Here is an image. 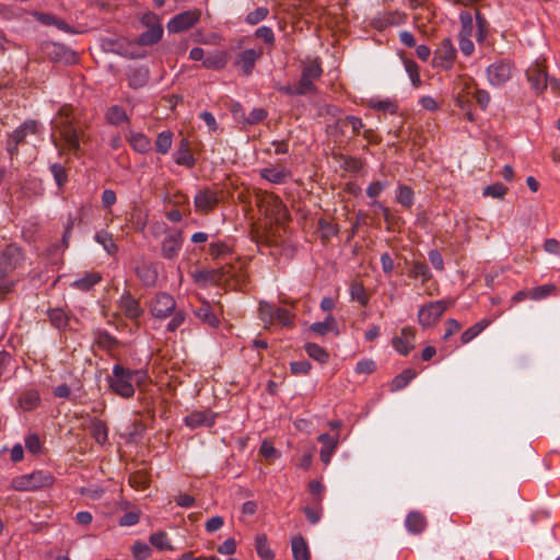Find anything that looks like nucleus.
<instances>
[{
  "label": "nucleus",
  "mask_w": 560,
  "mask_h": 560,
  "mask_svg": "<svg viewBox=\"0 0 560 560\" xmlns=\"http://www.w3.org/2000/svg\"><path fill=\"white\" fill-rule=\"evenodd\" d=\"M52 129L58 133L60 140L63 142V147L60 150H68L74 154L81 150L83 132L79 131L74 125L71 107L62 106L59 109L55 120L52 121Z\"/></svg>",
  "instance_id": "f257e3e1"
},
{
  "label": "nucleus",
  "mask_w": 560,
  "mask_h": 560,
  "mask_svg": "<svg viewBox=\"0 0 560 560\" xmlns=\"http://www.w3.org/2000/svg\"><path fill=\"white\" fill-rule=\"evenodd\" d=\"M151 315L159 319L172 316L167 324L168 331H175L185 322V313L176 308L175 299L165 292L156 293L148 304Z\"/></svg>",
  "instance_id": "f03ea898"
},
{
  "label": "nucleus",
  "mask_w": 560,
  "mask_h": 560,
  "mask_svg": "<svg viewBox=\"0 0 560 560\" xmlns=\"http://www.w3.org/2000/svg\"><path fill=\"white\" fill-rule=\"evenodd\" d=\"M52 477L44 471H33L27 475L16 476L11 480L10 489L15 491H36L43 487L49 486Z\"/></svg>",
  "instance_id": "7ed1b4c3"
},
{
  "label": "nucleus",
  "mask_w": 560,
  "mask_h": 560,
  "mask_svg": "<svg viewBox=\"0 0 560 560\" xmlns=\"http://www.w3.org/2000/svg\"><path fill=\"white\" fill-rule=\"evenodd\" d=\"M452 304V301L438 300L422 305L418 311V323L423 328L435 325Z\"/></svg>",
  "instance_id": "20e7f679"
},
{
  "label": "nucleus",
  "mask_w": 560,
  "mask_h": 560,
  "mask_svg": "<svg viewBox=\"0 0 560 560\" xmlns=\"http://www.w3.org/2000/svg\"><path fill=\"white\" fill-rule=\"evenodd\" d=\"M260 210L276 223H283L289 218V211L282 200L273 194H265L259 200Z\"/></svg>",
  "instance_id": "39448f33"
},
{
  "label": "nucleus",
  "mask_w": 560,
  "mask_h": 560,
  "mask_svg": "<svg viewBox=\"0 0 560 560\" xmlns=\"http://www.w3.org/2000/svg\"><path fill=\"white\" fill-rule=\"evenodd\" d=\"M323 73L322 63L319 59H313L304 63L302 68L301 79L298 83L300 95H306L315 91L314 82L320 78Z\"/></svg>",
  "instance_id": "423d86ee"
},
{
  "label": "nucleus",
  "mask_w": 560,
  "mask_h": 560,
  "mask_svg": "<svg viewBox=\"0 0 560 560\" xmlns=\"http://www.w3.org/2000/svg\"><path fill=\"white\" fill-rule=\"evenodd\" d=\"M527 80L532 89L536 92H542L549 84L552 90H558L560 82L557 79H548L546 68L539 63H533L526 71Z\"/></svg>",
  "instance_id": "0eeeda50"
},
{
  "label": "nucleus",
  "mask_w": 560,
  "mask_h": 560,
  "mask_svg": "<svg viewBox=\"0 0 560 560\" xmlns=\"http://www.w3.org/2000/svg\"><path fill=\"white\" fill-rule=\"evenodd\" d=\"M113 378L109 385H141L144 382L145 373L116 364L113 369Z\"/></svg>",
  "instance_id": "6e6552de"
},
{
  "label": "nucleus",
  "mask_w": 560,
  "mask_h": 560,
  "mask_svg": "<svg viewBox=\"0 0 560 560\" xmlns=\"http://www.w3.org/2000/svg\"><path fill=\"white\" fill-rule=\"evenodd\" d=\"M513 67L508 61H497L487 68V78L492 86H501L511 80Z\"/></svg>",
  "instance_id": "1a4fd4ad"
},
{
  "label": "nucleus",
  "mask_w": 560,
  "mask_h": 560,
  "mask_svg": "<svg viewBox=\"0 0 560 560\" xmlns=\"http://www.w3.org/2000/svg\"><path fill=\"white\" fill-rule=\"evenodd\" d=\"M22 261V253L14 245L7 246L0 254V279L14 271Z\"/></svg>",
  "instance_id": "9d476101"
},
{
  "label": "nucleus",
  "mask_w": 560,
  "mask_h": 560,
  "mask_svg": "<svg viewBox=\"0 0 560 560\" xmlns=\"http://www.w3.org/2000/svg\"><path fill=\"white\" fill-rule=\"evenodd\" d=\"M200 20L199 10H189L175 15L167 23V30L171 33H180L192 27Z\"/></svg>",
  "instance_id": "9b49d317"
},
{
  "label": "nucleus",
  "mask_w": 560,
  "mask_h": 560,
  "mask_svg": "<svg viewBox=\"0 0 560 560\" xmlns=\"http://www.w3.org/2000/svg\"><path fill=\"white\" fill-rule=\"evenodd\" d=\"M456 57V49L454 48L451 39L445 38L441 42L440 46L435 50L433 66L444 70H448L453 67Z\"/></svg>",
  "instance_id": "f8f14e48"
},
{
  "label": "nucleus",
  "mask_w": 560,
  "mask_h": 560,
  "mask_svg": "<svg viewBox=\"0 0 560 560\" xmlns=\"http://www.w3.org/2000/svg\"><path fill=\"white\" fill-rule=\"evenodd\" d=\"M416 330L410 326L402 327L399 335L392 339V346L399 354L406 357L415 349Z\"/></svg>",
  "instance_id": "ddd939ff"
},
{
  "label": "nucleus",
  "mask_w": 560,
  "mask_h": 560,
  "mask_svg": "<svg viewBox=\"0 0 560 560\" xmlns=\"http://www.w3.org/2000/svg\"><path fill=\"white\" fill-rule=\"evenodd\" d=\"M219 201V191L211 188L201 189L194 198L195 208L201 213H209L213 211Z\"/></svg>",
  "instance_id": "4468645a"
},
{
  "label": "nucleus",
  "mask_w": 560,
  "mask_h": 560,
  "mask_svg": "<svg viewBox=\"0 0 560 560\" xmlns=\"http://www.w3.org/2000/svg\"><path fill=\"white\" fill-rule=\"evenodd\" d=\"M183 245V234L180 231H171L162 242V255L166 259L177 257Z\"/></svg>",
  "instance_id": "2eb2a0df"
},
{
  "label": "nucleus",
  "mask_w": 560,
  "mask_h": 560,
  "mask_svg": "<svg viewBox=\"0 0 560 560\" xmlns=\"http://www.w3.org/2000/svg\"><path fill=\"white\" fill-rule=\"evenodd\" d=\"M262 56V49H245L237 55L235 66L240 67L244 75H249L257 60Z\"/></svg>",
  "instance_id": "dca6fc26"
},
{
  "label": "nucleus",
  "mask_w": 560,
  "mask_h": 560,
  "mask_svg": "<svg viewBox=\"0 0 560 560\" xmlns=\"http://www.w3.org/2000/svg\"><path fill=\"white\" fill-rule=\"evenodd\" d=\"M119 308L130 319H137L143 313V310L140 306L138 300L132 298L130 295V293H128V292L124 293L120 296V299H119Z\"/></svg>",
  "instance_id": "f3484780"
},
{
  "label": "nucleus",
  "mask_w": 560,
  "mask_h": 560,
  "mask_svg": "<svg viewBox=\"0 0 560 560\" xmlns=\"http://www.w3.org/2000/svg\"><path fill=\"white\" fill-rule=\"evenodd\" d=\"M184 421L191 429L212 427L215 422V415L210 411H194L186 416Z\"/></svg>",
  "instance_id": "a211bd4d"
},
{
  "label": "nucleus",
  "mask_w": 560,
  "mask_h": 560,
  "mask_svg": "<svg viewBox=\"0 0 560 560\" xmlns=\"http://www.w3.org/2000/svg\"><path fill=\"white\" fill-rule=\"evenodd\" d=\"M318 441L323 444V447L319 453L320 460L325 465H328L338 445V438L331 436L327 433H323L318 436Z\"/></svg>",
  "instance_id": "6ab92c4d"
},
{
  "label": "nucleus",
  "mask_w": 560,
  "mask_h": 560,
  "mask_svg": "<svg viewBox=\"0 0 560 560\" xmlns=\"http://www.w3.org/2000/svg\"><path fill=\"white\" fill-rule=\"evenodd\" d=\"M127 79L131 89L143 88L149 82V70L144 67L130 68Z\"/></svg>",
  "instance_id": "aec40b11"
},
{
  "label": "nucleus",
  "mask_w": 560,
  "mask_h": 560,
  "mask_svg": "<svg viewBox=\"0 0 560 560\" xmlns=\"http://www.w3.org/2000/svg\"><path fill=\"white\" fill-rule=\"evenodd\" d=\"M291 549L294 560H310V549L303 536L296 535L291 539Z\"/></svg>",
  "instance_id": "412c9836"
},
{
  "label": "nucleus",
  "mask_w": 560,
  "mask_h": 560,
  "mask_svg": "<svg viewBox=\"0 0 560 560\" xmlns=\"http://www.w3.org/2000/svg\"><path fill=\"white\" fill-rule=\"evenodd\" d=\"M260 176L272 183L281 184L290 175V173L282 166H272L260 170Z\"/></svg>",
  "instance_id": "4be33fe9"
},
{
  "label": "nucleus",
  "mask_w": 560,
  "mask_h": 560,
  "mask_svg": "<svg viewBox=\"0 0 560 560\" xmlns=\"http://www.w3.org/2000/svg\"><path fill=\"white\" fill-rule=\"evenodd\" d=\"M102 280V276L98 272L91 271L85 272L81 278L75 279L70 287L80 291H89L93 285Z\"/></svg>",
  "instance_id": "5701e85b"
},
{
  "label": "nucleus",
  "mask_w": 560,
  "mask_h": 560,
  "mask_svg": "<svg viewBox=\"0 0 560 560\" xmlns=\"http://www.w3.org/2000/svg\"><path fill=\"white\" fill-rule=\"evenodd\" d=\"M405 525L411 534H420L427 526V520L419 512H410L406 517Z\"/></svg>",
  "instance_id": "b1692460"
},
{
  "label": "nucleus",
  "mask_w": 560,
  "mask_h": 560,
  "mask_svg": "<svg viewBox=\"0 0 560 560\" xmlns=\"http://www.w3.org/2000/svg\"><path fill=\"white\" fill-rule=\"evenodd\" d=\"M163 34V28L159 23H153L149 28L143 32L138 39L140 45H152L158 43Z\"/></svg>",
  "instance_id": "393cba45"
},
{
  "label": "nucleus",
  "mask_w": 560,
  "mask_h": 560,
  "mask_svg": "<svg viewBox=\"0 0 560 560\" xmlns=\"http://www.w3.org/2000/svg\"><path fill=\"white\" fill-rule=\"evenodd\" d=\"M310 330L318 336H325L329 331L338 332L337 322L334 316L328 315L325 320L313 323Z\"/></svg>",
  "instance_id": "a878e982"
},
{
  "label": "nucleus",
  "mask_w": 560,
  "mask_h": 560,
  "mask_svg": "<svg viewBox=\"0 0 560 560\" xmlns=\"http://www.w3.org/2000/svg\"><path fill=\"white\" fill-rule=\"evenodd\" d=\"M151 482L150 474L145 468H140L129 476V483L137 490H144Z\"/></svg>",
  "instance_id": "bb28decb"
},
{
  "label": "nucleus",
  "mask_w": 560,
  "mask_h": 560,
  "mask_svg": "<svg viewBox=\"0 0 560 560\" xmlns=\"http://www.w3.org/2000/svg\"><path fill=\"white\" fill-rule=\"evenodd\" d=\"M40 401V397L37 390L30 389L22 394V396L19 398V406L24 411H31L35 409Z\"/></svg>",
  "instance_id": "cd10ccee"
},
{
  "label": "nucleus",
  "mask_w": 560,
  "mask_h": 560,
  "mask_svg": "<svg viewBox=\"0 0 560 560\" xmlns=\"http://www.w3.org/2000/svg\"><path fill=\"white\" fill-rule=\"evenodd\" d=\"M94 240L100 245L103 246V248L105 249V252L108 255L113 256L117 253L118 247H117L116 243L114 242L113 235L109 232H107L105 230H101L95 233Z\"/></svg>",
  "instance_id": "c85d7f7f"
},
{
  "label": "nucleus",
  "mask_w": 560,
  "mask_h": 560,
  "mask_svg": "<svg viewBox=\"0 0 560 560\" xmlns=\"http://www.w3.org/2000/svg\"><path fill=\"white\" fill-rule=\"evenodd\" d=\"M255 548L257 551V555L262 560H273L275 559V552L271 550V548L268 545V538L266 534H258L255 537Z\"/></svg>",
  "instance_id": "c756f323"
},
{
  "label": "nucleus",
  "mask_w": 560,
  "mask_h": 560,
  "mask_svg": "<svg viewBox=\"0 0 560 560\" xmlns=\"http://www.w3.org/2000/svg\"><path fill=\"white\" fill-rule=\"evenodd\" d=\"M129 143L132 149L139 153H147L151 150L150 139L140 132H131L129 137Z\"/></svg>",
  "instance_id": "7c9ffc66"
},
{
  "label": "nucleus",
  "mask_w": 560,
  "mask_h": 560,
  "mask_svg": "<svg viewBox=\"0 0 560 560\" xmlns=\"http://www.w3.org/2000/svg\"><path fill=\"white\" fill-rule=\"evenodd\" d=\"M194 313L198 319H200L203 324L209 325L210 327H217L219 325V319L208 303H203L200 307L195 310Z\"/></svg>",
  "instance_id": "2f4dec72"
},
{
  "label": "nucleus",
  "mask_w": 560,
  "mask_h": 560,
  "mask_svg": "<svg viewBox=\"0 0 560 560\" xmlns=\"http://www.w3.org/2000/svg\"><path fill=\"white\" fill-rule=\"evenodd\" d=\"M106 120L112 125H120L129 120L126 110L119 105L110 106L106 112Z\"/></svg>",
  "instance_id": "473e14b6"
},
{
  "label": "nucleus",
  "mask_w": 560,
  "mask_h": 560,
  "mask_svg": "<svg viewBox=\"0 0 560 560\" xmlns=\"http://www.w3.org/2000/svg\"><path fill=\"white\" fill-rule=\"evenodd\" d=\"M408 276L413 279L420 278L422 283H425L431 279L432 273L425 264L420 261H413L409 269Z\"/></svg>",
  "instance_id": "72a5a7b5"
},
{
  "label": "nucleus",
  "mask_w": 560,
  "mask_h": 560,
  "mask_svg": "<svg viewBox=\"0 0 560 560\" xmlns=\"http://www.w3.org/2000/svg\"><path fill=\"white\" fill-rule=\"evenodd\" d=\"M491 324L490 319H482L474 326L466 329L462 336L460 341L463 345H466L474 340L485 328H487Z\"/></svg>",
  "instance_id": "f704fd0d"
},
{
  "label": "nucleus",
  "mask_w": 560,
  "mask_h": 560,
  "mask_svg": "<svg viewBox=\"0 0 560 560\" xmlns=\"http://www.w3.org/2000/svg\"><path fill=\"white\" fill-rule=\"evenodd\" d=\"M93 337L95 343L103 349L110 350L117 345V340L114 337H112L107 331L102 329L94 330Z\"/></svg>",
  "instance_id": "c9c22d12"
},
{
  "label": "nucleus",
  "mask_w": 560,
  "mask_h": 560,
  "mask_svg": "<svg viewBox=\"0 0 560 560\" xmlns=\"http://www.w3.org/2000/svg\"><path fill=\"white\" fill-rule=\"evenodd\" d=\"M175 162L178 165L185 166H192L195 164V160L189 152L186 140H182L180 145L175 153Z\"/></svg>",
  "instance_id": "e433bc0d"
},
{
  "label": "nucleus",
  "mask_w": 560,
  "mask_h": 560,
  "mask_svg": "<svg viewBox=\"0 0 560 560\" xmlns=\"http://www.w3.org/2000/svg\"><path fill=\"white\" fill-rule=\"evenodd\" d=\"M556 290L557 287L552 283L542 284L529 291V299L534 301H539L550 296L556 292Z\"/></svg>",
  "instance_id": "4c0bfd02"
},
{
  "label": "nucleus",
  "mask_w": 560,
  "mask_h": 560,
  "mask_svg": "<svg viewBox=\"0 0 560 560\" xmlns=\"http://www.w3.org/2000/svg\"><path fill=\"white\" fill-rule=\"evenodd\" d=\"M173 142V135L171 131H162L158 135L156 141H155V149L161 154H166Z\"/></svg>",
  "instance_id": "58836bf2"
},
{
  "label": "nucleus",
  "mask_w": 560,
  "mask_h": 560,
  "mask_svg": "<svg viewBox=\"0 0 560 560\" xmlns=\"http://www.w3.org/2000/svg\"><path fill=\"white\" fill-rule=\"evenodd\" d=\"M90 429L93 438L98 444H104L107 441V427L103 421H92Z\"/></svg>",
  "instance_id": "ea45409f"
},
{
  "label": "nucleus",
  "mask_w": 560,
  "mask_h": 560,
  "mask_svg": "<svg viewBox=\"0 0 560 560\" xmlns=\"http://www.w3.org/2000/svg\"><path fill=\"white\" fill-rule=\"evenodd\" d=\"M226 61L224 52H215L203 59V66L208 69H222L225 67Z\"/></svg>",
  "instance_id": "a19ab883"
},
{
  "label": "nucleus",
  "mask_w": 560,
  "mask_h": 560,
  "mask_svg": "<svg viewBox=\"0 0 560 560\" xmlns=\"http://www.w3.org/2000/svg\"><path fill=\"white\" fill-rule=\"evenodd\" d=\"M150 542L159 550H173L167 534L165 532H156L150 536Z\"/></svg>",
  "instance_id": "79ce46f5"
},
{
  "label": "nucleus",
  "mask_w": 560,
  "mask_h": 560,
  "mask_svg": "<svg viewBox=\"0 0 560 560\" xmlns=\"http://www.w3.org/2000/svg\"><path fill=\"white\" fill-rule=\"evenodd\" d=\"M396 200L401 206L410 208L413 205V191L410 187L400 185L397 189Z\"/></svg>",
  "instance_id": "37998d69"
},
{
  "label": "nucleus",
  "mask_w": 560,
  "mask_h": 560,
  "mask_svg": "<svg viewBox=\"0 0 560 560\" xmlns=\"http://www.w3.org/2000/svg\"><path fill=\"white\" fill-rule=\"evenodd\" d=\"M404 66L415 88L421 85L418 65L411 59H404Z\"/></svg>",
  "instance_id": "c03bdc74"
},
{
  "label": "nucleus",
  "mask_w": 560,
  "mask_h": 560,
  "mask_svg": "<svg viewBox=\"0 0 560 560\" xmlns=\"http://www.w3.org/2000/svg\"><path fill=\"white\" fill-rule=\"evenodd\" d=\"M48 316L51 324L58 329H62L68 325V316L61 308L49 311Z\"/></svg>",
  "instance_id": "a18cd8bd"
},
{
  "label": "nucleus",
  "mask_w": 560,
  "mask_h": 560,
  "mask_svg": "<svg viewBox=\"0 0 560 560\" xmlns=\"http://www.w3.org/2000/svg\"><path fill=\"white\" fill-rule=\"evenodd\" d=\"M350 295L352 300L358 301L362 306H365L369 303L366 291L364 287L359 282L351 284Z\"/></svg>",
  "instance_id": "49530a36"
},
{
  "label": "nucleus",
  "mask_w": 560,
  "mask_h": 560,
  "mask_svg": "<svg viewBox=\"0 0 560 560\" xmlns=\"http://www.w3.org/2000/svg\"><path fill=\"white\" fill-rule=\"evenodd\" d=\"M459 20L462 23V28L459 32V37H471L474 31L472 18L470 12L465 11L459 15Z\"/></svg>",
  "instance_id": "de8ad7c7"
},
{
  "label": "nucleus",
  "mask_w": 560,
  "mask_h": 560,
  "mask_svg": "<svg viewBox=\"0 0 560 560\" xmlns=\"http://www.w3.org/2000/svg\"><path fill=\"white\" fill-rule=\"evenodd\" d=\"M305 351L311 358L315 359L318 362H326V360L328 359V354L325 351V349L316 343H306Z\"/></svg>",
  "instance_id": "09e8293b"
},
{
  "label": "nucleus",
  "mask_w": 560,
  "mask_h": 560,
  "mask_svg": "<svg viewBox=\"0 0 560 560\" xmlns=\"http://www.w3.org/2000/svg\"><path fill=\"white\" fill-rule=\"evenodd\" d=\"M275 314L276 308L271 304L267 302H260L259 317L266 325H271L275 323Z\"/></svg>",
  "instance_id": "8fccbe9b"
},
{
  "label": "nucleus",
  "mask_w": 560,
  "mask_h": 560,
  "mask_svg": "<svg viewBox=\"0 0 560 560\" xmlns=\"http://www.w3.org/2000/svg\"><path fill=\"white\" fill-rule=\"evenodd\" d=\"M508 188L501 183H494L492 185L487 186L483 189V196H489L492 198L503 199L506 195Z\"/></svg>",
  "instance_id": "3c124183"
},
{
  "label": "nucleus",
  "mask_w": 560,
  "mask_h": 560,
  "mask_svg": "<svg viewBox=\"0 0 560 560\" xmlns=\"http://www.w3.org/2000/svg\"><path fill=\"white\" fill-rule=\"evenodd\" d=\"M269 13V10L265 7H259L256 10L249 12L246 16V22L250 25L258 24L265 20Z\"/></svg>",
  "instance_id": "603ef678"
},
{
  "label": "nucleus",
  "mask_w": 560,
  "mask_h": 560,
  "mask_svg": "<svg viewBox=\"0 0 560 560\" xmlns=\"http://www.w3.org/2000/svg\"><path fill=\"white\" fill-rule=\"evenodd\" d=\"M416 376L415 369H406L393 380V385H408Z\"/></svg>",
  "instance_id": "864d4df0"
},
{
  "label": "nucleus",
  "mask_w": 560,
  "mask_h": 560,
  "mask_svg": "<svg viewBox=\"0 0 560 560\" xmlns=\"http://www.w3.org/2000/svg\"><path fill=\"white\" fill-rule=\"evenodd\" d=\"M50 172L57 183V186L61 188L67 180V173L62 165L54 163L50 165Z\"/></svg>",
  "instance_id": "5fc2aeb1"
},
{
  "label": "nucleus",
  "mask_w": 560,
  "mask_h": 560,
  "mask_svg": "<svg viewBox=\"0 0 560 560\" xmlns=\"http://www.w3.org/2000/svg\"><path fill=\"white\" fill-rule=\"evenodd\" d=\"M338 122L340 124L341 128L349 124L354 135H359L361 129L364 127L361 118L357 116H346L345 119H340Z\"/></svg>",
  "instance_id": "6e6d98bb"
},
{
  "label": "nucleus",
  "mask_w": 560,
  "mask_h": 560,
  "mask_svg": "<svg viewBox=\"0 0 560 560\" xmlns=\"http://www.w3.org/2000/svg\"><path fill=\"white\" fill-rule=\"evenodd\" d=\"M293 320V314L285 310L278 307L276 308L275 322L280 323L282 326H290Z\"/></svg>",
  "instance_id": "4d7b16f0"
},
{
  "label": "nucleus",
  "mask_w": 560,
  "mask_h": 560,
  "mask_svg": "<svg viewBox=\"0 0 560 560\" xmlns=\"http://www.w3.org/2000/svg\"><path fill=\"white\" fill-rule=\"evenodd\" d=\"M139 520H140V511L133 510V511H130V512H127L126 514H124L119 518L118 524L120 526H133L139 522Z\"/></svg>",
  "instance_id": "13d9d810"
},
{
  "label": "nucleus",
  "mask_w": 560,
  "mask_h": 560,
  "mask_svg": "<svg viewBox=\"0 0 560 560\" xmlns=\"http://www.w3.org/2000/svg\"><path fill=\"white\" fill-rule=\"evenodd\" d=\"M444 325H445V332L443 335L444 340L450 339L453 335L457 334L462 329V324L454 318H448Z\"/></svg>",
  "instance_id": "bf43d9fd"
},
{
  "label": "nucleus",
  "mask_w": 560,
  "mask_h": 560,
  "mask_svg": "<svg viewBox=\"0 0 560 560\" xmlns=\"http://www.w3.org/2000/svg\"><path fill=\"white\" fill-rule=\"evenodd\" d=\"M137 272H138V276L144 281L145 284H153L156 280L155 271L149 266H143L141 268H138Z\"/></svg>",
  "instance_id": "052dcab7"
},
{
  "label": "nucleus",
  "mask_w": 560,
  "mask_h": 560,
  "mask_svg": "<svg viewBox=\"0 0 560 560\" xmlns=\"http://www.w3.org/2000/svg\"><path fill=\"white\" fill-rule=\"evenodd\" d=\"M132 553L139 560H145L150 556V547L145 542L137 541L132 546Z\"/></svg>",
  "instance_id": "680f3d73"
},
{
  "label": "nucleus",
  "mask_w": 560,
  "mask_h": 560,
  "mask_svg": "<svg viewBox=\"0 0 560 560\" xmlns=\"http://www.w3.org/2000/svg\"><path fill=\"white\" fill-rule=\"evenodd\" d=\"M388 186L387 182H372L366 188V195L370 198H376Z\"/></svg>",
  "instance_id": "e2e57ef3"
},
{
  "label": "nucleus",
  "mask_w": 560,
  "mask_h": 560,
  "mask_svg": "<svg viewBox=\"0 0 560 560\" xmlns=\"http://www.w3.org/2000/svg\"><path fill=\"white\" fill-rule=\"evenodd\" d=\"M267 117V112L264 108H254L245 119L248 125H255L260 122Z\"/></svg>",
  "instance_id": "0e129e2a"
},
{
  "label": "nucleus",
  "mask_w": 560,
  "mask_h": 560,
  "mask_svg": "<svg viewBox=\"0 0 560 560\" xmlns=\"http://www.w3.org/2000/svg\"><path fill=\"white\" fill-rule=\"evenodd\" d=\"M230 247L223 242H215L210 244V255L214 258H219L229 254Z\"/></svg>",
  "instance_id": "69168bd1"
},
{
  "label": "nucleus",
  "mask_w": 560,
  "mask_h": 560,
  "mask_svg": "<svg viewBox=\"0 0 560 560\" xmlns=\"http://www.w3.org/2000/svg\"><path fill=\"white\" fill-rule=\"evenodd\" d=\"M429 261L439 271L444 269V261L441 253L438 249H432L428 254Z\"/></svg>",
  "instance_id": "338daca9"
},
{
  "label": "nucleus",
  "mask_w": 560,
  "mask_h": 560,
  "mask_svg": "<svg viewBox=\"0 0 560 560\" xmlns=\"http://www.w3.org/2000/svg\"><path fill=\"white\" fill-rule=\"evenodd\" d=\"M25 446L28 450V452L33 454L39 453L42 448V444L39 441V438L36 434H31L25 439Z\"/></svg>",
  "instance_id": "774afa93"
}]
</instances>
